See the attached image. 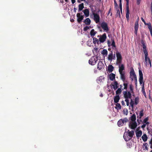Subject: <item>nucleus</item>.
Instances as JSON below:
<instances>
[{"label": "nucleus", "instance_id": "nucleus-1", "mask_svg": "<svg viewBox=\"0 0 152 152\" xmlns=\"http://www.w3.org/2000/svg\"><path fill=\"white\" fill-rule=\"evenodd\" d=\"M97 56H94L91 57L88 61L89 63L92 65H95L98 59Z\"/></svg>", "mask_w": 152, "mask_h": 152}, {"label": "nucleus", "instance_id": "nucleus-2", "mask_svg": "<svg viewBox=\"0 0 152 152\" xmlns=\"http://www.w3.org/2000/svg\"><path fill=\"white\" fill-rule=\"evenodd\" d=\"M116 56L117 57L116 64H117L120 65L121 63L122 58L121 54L117 51L116 52Z\"/></svg>", "mask_w": 152, "mask_h": 152}, {"label": "nucleus", "instance_id": "nucleus-3", "mask_svg": "<svg viewBox=\"0 0 152 152\" xmlns=\"http://www.w3.org/2000/svg\"><path fill=\"white\" fill-rule=\"evenodd\" d=\"M124 98L126 99H131L132 98L131 93L127 90L123 92Z\"/></svg>", "mask_w": 152, "mask_h": 152}, {"label": "nucleus", "instance_id": "nucleus-4", "mask_svg": "<svg viewBox=\"0 0 152 152\" xmlns=\"http://www.w3.org/2000/svg\"><path fill=\"white\" fill-rule=\"evenodd\" d=\"M107 60L111 62L113 60H115V54H113V51H111L110 53L108 56Z\"/></svg>", "mask_w": 152, "mask_h": 152}, {"label": "nucleus", "instance_id": "nucleus-5", "mask_svg": "<svg viewBox=\"0 0 152 152\" xmlns=\"http://www.w3.org/2000/svg\"><path fill=\"white\" fill-rule=\"evenodd\" d=\"M101 26L102 28L106 32H107L109 31V29L108 28L107 24L106 22H102L101 23Z\"/></svg>", "mask_w": 152, "mask_h": 152}, {"label": "nucleus", "instance_id": "nucleus-6", "mask_svg": "<svg viewBox=\"0 0 152 152\" xmlns=\"http://www.w3.org/2000/svg\"><path fill=\"white\" fill-rule=\"evenodd\" d=\"M130 74V77L132 79V80H133V79H134L135 81L137 82V77L133 69L131 70Z\"/></svg>", "mask_w": 152, "mask_h": 152}, {"label": "nucleus", "instance_id": "nucleus-7", "mask_svg": "<svg viewBox=\"0 0 152 152\" xmlns=\"http://www.w3.org/2000/svg\"><path fill=\"white\" fill-rule=\"evenodd\" d=\"M76 16L77 21L79 23H80L84 18V15H81L80 13H78L77 14Z\"/></svg>", "mask_w": 152, "mask_h": 152}, {"label": "nucleus", "instance_id": "nucleus-8", "mask_svg": "<svg viewBox=\"0 0 152 152\" xmlns=\"http://www.w3.org/2000/svg\"><path fill=\"white\" fill-rule=\"evenodd\" d=\"M145 65L146 66L149 65V64H150V67H151V60L148 57H145Z\"/></svg>", "mask_w": 152, "mask_h": 152}, {"label": "nucleus", "instance_id": "nucleus-9", "mask_svg": "<svg viewBox=\"0 0 152 152\" xmlns=\"http://www.w3.org/2000/svg\"><path fill=\"white\" fill-rule=\"evenodd\" d=\"M107 38L106 34L104 33L103 35H101L99 39V41L101 43H103L106 40Z\"/></svg>", "mask_w": 152, "mask_h": 152}, {"label": "nucleus", "instance_id": "nucleus-10", "mask_svg": "<svg viewBox=\"0 0 152 152\" xmlns=\"http://www.w3.org/2000/svg\"><path fill=\"white\" fill-rule=\"evenodd\" d=\"M94 17V20L96 23H98L100 20V17L99 15L96 13H93Z\"/></svg>", "mask_w": 152, "mask_h": 152}, {"label": "nucleus", "instance_id": "nucleus-11", "mask_svg": "<svg viewBox=\"0 0 152 152\" xmlns=\"http://www.w3.org/2000/svg\"><path fill=\"white\" fill-rule=\"evenodd\" d=\"M104 65L102 61H99L97 67V69L98 70H101L102 69L104 68Z\"/></svg>", "mask_w": 152, "mask_h": 152}, {"label": "nucleus", "instance_id": "nucleus-12", "mask_svg": "<svg viewBox=\"0 0 152 152\" xmlns=\"http://www.w3.org/2000/svg\"><path fill=\"white\" fill-rule=\"evenodd\" d=\"M139 82L140 84H141L143 82V74L142 71L141 70H139Z\"/></svg>", "mask_w": 152, "mask_h": 152}, {"label": "nucleus", "instance_id": "nucleus-13", "mask_svg": "<svg viewBox=\"0 0 152 152\" xmlns=\"http://www.w3.org/2000/svg\"><path fill=\"white\" fill-rule=\"evenodd\" d=\"M120 78L122 80L123 82H125L126 80V75H125V72H123L120 73Z\"/></svg>", "mask_w": 152, "mask_h": 152}, {"label": "nucleus", "instance_id": "nucleus-14", "mask_svg": "<svg viewBox=\"0 0 152 152\" xmlns=\"http://www.w3.org/2000/svg\"><path fill=\"white\" fill-rule=\"evenodd\" d=\"M137 123L136 121L132 123H130L129 125V126L132 129H135L137 126Z\"/></svg>", "mask_w": 152, "mask_h": 152}, {"label": "nucleus", "instance_id": "nucleus-15", "mask_svg": "<svg viewBox=\"0 0 152 152\" xmlns=\"http://www.w3.org/2000/svg\"><path fill=\"white\" fill-rule=\"evenodd\" d=\"M86 17H88L89 15V11L88 9H86L83 11Z\"/></svg>", "mask_w": 152, "mask_h": 152}, {"label": "nucleus", "instance_id": "nucleus-16", "mask_svg": "<svg viewBox=\"0 0 152 152\" xmlns=\"http://www.w3.org/2000/svg\"><path fill=\"white\" fill-rule=\"evenodd\" d=\"M118 83L115 80L113 84L112 85L113 86V88L114 90H116L118 88Z\"/></svg>", "mask_w": 152, "mask_h": 152}, {"label": "nucleus", "instance_id": "nucleus-17", "mask_svg": "<svg viewBox=\"0 0 152 152\" xmlns=\"http://www.w3.org/2000/svg\"><path fill=\"white\" fill-rule=\"evenodd\" d=\"M120 99V97L119 96V95H116L115 96L114 98V101L115 103H118L119 99Z\"/></svg>", "mask_w": 152, "mask_h": 152}, {"label": "nucleus", "instance_id": "nucleus-18", "mask_svg": "<svg viewBox=\"0 0 152 152\" xmlns=\"http://www.w3.org/2000/svg\"><path fill=\"white\" fill-rule=\"evenodd\" d=\"M126 17L128 19L129 18V6L126 7Z\"/></svg>", "mask_w": 152, "mask_h": 152}, {"label": "nucleus", "instance_id": "nucleus-19", "mask_svg": "<svg viewBox=\"0 0 152 152\" xmlns=\"http://www.w3.org/2000/svg\"><path fill=\"white\" fill-rule=\"evenodd\" d=\"M128 136H129V138L130 139L133 137L134 134V131L132 130L131 131H129L127 132Z\"/></svg>", "mask_w": 152, "mask_h": 152}, {"label": "nucleus", "instance_id": "nucleus-20", "mask_svg": "<svg viewBox=\"0 0 152 152\" xmlns=\"http://www.w3.org/2000/svg\"><path fill=\"white\" fill-rule=\"evenodd\" d=\"M83 22L86 25H90L91 23V21L89 18H87L84 20Z\"/></svg>", "mask_w": 152, "mask_h": 152}, {"label": "nucleus", "instance_id": "nucleus-21", "mask_svg": "<svg viewBox=\"0 0 152 152\" xmlns=\"http://www.w3.org/2000/svg\"><path fill=\"white\" fill-rule=\"evenodd\" d=\"M124 69V67L123 64H122L120 66H119V73L124 72L123 71Z\"/></svg>", "mask_w": 152, "mask_h": 152}, {"label": "nucleus", "instance_id": "nucleus-22", "mask_svg": "<svg viewBox=\"0 0 152 152\" xmlns=\"http://www.w3.org/2000/svg\"><path fill=\"white\" fill-rule=\"evenodd\" d=\"M115 75L113 73H111L109 75V78L110 80L113 81L115 78Z\"/></svg>", "mask_w": 152, "mask_h": 152}, {"label": "nucleus", "instance_id": "nucleus-23", "mask_svg": "<svg viewBox=\"0 0 152 152\" xmlns=\"http://www.w3.org/2000/svg\"><path fill=\"white\" fill-rule=\"evenodd\" d=\"M123 85L124 86V88L123 89H122V90H124V89L126 90H127L128 85V82L127 80H126L125 82H124Z\"/></svg>", "mask_w": 152, "mask_h": 152}, {"label": "nucleus", "instance_id": "nucleus-24", "mask_svg": "<svg viewBox=\"0 0 152 152\" xmlns=\"http://www.w3.org/2000/svg\"><path fill=\"white\" fill-rule=\"evenodd\" d=\"M114 69V67L111 65H109L108 66V70L110 73Z\"/></svg>", "mask_w": 152, "mask_h": 152}, {"label": "nucleus", "instance_id": "nucleus-25", "mask_svg": "<svg viewBox=\"0 0 152 152\" xmlns=\"http://www.w3.org/2000/svg\"><path fill=\"white\" fill-rule=\"evenodd\" d=\"M101 53L104 56H107V55L108 52L106 49H104L101 52Z\"/></svg>", "mask_w": 152, "mask_h": 152}, {"label": "nucleus", "instance_id": "nucleus-26", "mask_svg": "<svg viewBox=\"0 0 152 152\" xmlns=\"http://www.w3.org/2000/svg\"><path fill=\"white\" fill-rule=\"evenodd\" d=\"M84 8V4L83 3H82L79 5L78 9L79 11H81Z\"/></svg>", "mask_w": 152, "mask_h": 152}, {"label": "nucleus", "instance_id": "nucleus-27", "mask_svg": "<svg viewBox=\"0 0 152 152\" xmlns=\"http://www.w3.org/2000/svg\"><path fill=\"white\" fill-rule=\"evenodd\" d=\"M96 33V31H95L94 29H92L90 32V34L92 37L94 36Z\"/></svg>", "mask_w": 152, "mask_h": 152}, {"label": "nucleus", "instance_id": "nucleus-28", "mask_svg": "<svg viewBox=\"0 0 152 152\" xmlns=\"http://www.w3.org/2000/svg\"><path fill=\"white\" fill-rule=\"evenodd\" d=\"M131 121L132 122L135 121L136 120V116L135 114H133L131 117H130Z\"/></svg>", "mask_w": 152, "mask_h": 152}, {"label": "nucleus", "instance_id": "nucleus-29", "mask_svg": "<svg viewBox=\"0 0 152 152\" xmlns=\"http://www.w3.org/2000/svg\"><path fill=\"white\" fill-rule=\"evenodd\" d=\"M123 121H122V119L119 120L117 123L118 126H122L124 124H123Z\"/></svg>", "mask_w": 152, "mask_h": 152}, {"label": "nucleus", "instance_id": "nucleus-30", "mask_svg": "<svg viewBox=\"0 0 152 152\" xmlns=\"http://www.w3.org/2000/svg\"><path fill=\"white\" fill-rule=\"evenodd\" d=\"M142 138L144 142H146L148 139V137L146 134H144L142 137Z\"/></svg>", "mask_w": 152, "mask_h": 152}, {"label": "nucleus", "instance_id": "nucleus-31", "mask_svg": "<svg viewBox=\"0 0 152 152\" xmlns=\"http://www.w3.org/2000/svg\"><path fill=\"white\" fill-rule=\"evenodd\" d=\"M93 43L94 44H96L97 43L99 44V41L98 39L95 37H93Z\"/></svg>", "mask_w": 152, "mask_h": 152}, {"label": "nucleus", "instance_id": "nucleus-32", "mask_svg": "<svg viewBox=\"0 0 152 152\" xmlns=\"http://www.w3.org/2000/svg\"><path fill=\"white\" fill-rule=\"evenodd\" d=\"M124 138L126 141H128L130 140L131 139L127 135H126L125 134L124 135Z\"/></svg>", "mask_w": 152, "mask_h": 152}, {"label": "nucleus", "instance_id": "nucleus-33", "mask_svg": "<svg viewBox=\"0 0 152 152\" xmlns=\"http://www.w3.org/2000/svg\"><path fill=\"white\" fill-rule=\"evenodd\" d=\"M122 90L121 88H118L116 91V95H119L122 92Z\"/></svg>", "mask_w": 152, "mask_h": 152}, {"label": "nucleus", "instance_id": "nucleus-34", "mask_svg": "<svg viewBox=\"0 0 152 152\" xmlns=\"http://www.w3.org/2000/svg\"><path fill=\"white\" fill-rule=\"evenodd\" d=\"M144 115L143 113V110L142 109L140 112L139 113V118L140 119H141L142 117Z\"/></svg>", "mask_w": 152, "mask_h": 152}, {"label": "nucleus", "instance_id": "nucleus-35", "mask_svg": "<svg viewBox=\"0 0 152 152\" xmlns=\"http://www.w3.org/2000/svg\"><path fill=\"white\" fill-rule=\"evenodd\" d=\"M133 86L132 84H131L129 85V88L130 89V91L133 94L134 93L133 91Z\"/></svg>", "mask_w": 152, "mask_h": 152}, {"label": "nucleus", "instance_id": "nucleus-36", "mask_svg": "<svg viewBox=\"0 0 152 152\" xmlns=\"http://www.w3.org/2000/svg\"><path fill=\"white\" fill-rule=\"evenodd\" d=\"M142 134V131L141 130L139 131L136 133V136L137 137H140L141 136Z\"/></svg>", "mask_w": 152, "mask_h": 152}, {"label": "nucleus", "instance_id": "nucleus-37", "mask_svg": "<svg viewBox=\"0 0 152 152\" xmlns=\"http://www.w3.org/2000/svg\"><path fill=\"white\" fill-rule=\"evenodd\" d=\"M116 103L117 104H116V106L115 107V108L117 110L121 109V106L120 104L118 103Z\"/></svg>", "mask_w": 152, "mask_h": 152}, {"label": "nucleus", "instance_id": "nucleus-38", "mask_svg": "<svg viewBox=\"0 0 152 152\" xmlns=\"http://www.w3.org/2000/svg\"><path fill=\"white\" fill-rule=\"evenodd\" d=\"M142 91L145 96H146V94L145 91V90L144 88V84H143L142 86Z\"/></svg>", "mask_w": 152, "mask_h": 152}, {"label": "nucleus", "instance_id": "nucleus-39", "mask_svg": "<svg viewBox=\"0 0 152 152\" xmlns=\"http://www.w3.org/2000/svg\"><path fill=\"white\" fill-rule=\"evenodd\" d=\"M138 26H134V32L137 35V31L138 29Z\"/></svg>", "mask_w": 152, "mask_h": 152}, {"label": "nucleus", "instance_id": "nucleus-40", "mask_svg": "<svg viewBox=\"0 0 152 152\" xmlns=\"http://www.w3.org/2000/svg\"><path fill=\"white\" fill-rule=\"evenodd\" d=\"M112 43L111 45L113 47L116 48V46L115 45V43L114 39H111Z\"/></svg>", "mask_w": 152, "mask_h": 152}, {"label": "nucleus", "instance_id": "nucleus-41", "mask_svg": "<svg viewBox=\"0 0 152 152\" xmlns=\"http://www.w3.org/2000/svg\"><path fill=\"white\" fill-rule=\"evenodd\" d=\"M143 50L145 54V57H148V54L147 50L145 49Z\"/></svg>", "mask_w": 152, "mask_h": 152}, {"label": "nucleus", "instance_id": "nucleus-42", "mask_svg": "<svg viewBox=\"0 0 152 152\" xmlns=\"http://www.w3.org/2000/svg\"><path fill=\"white\" fill-rule=\"evenodd\" d=\"M131 101L130 102V105L132 108H133L134 107V101L132 100V99H131Z\"/></svg>", "mask_w": 152, "mask_h": 152}, {"label": "nucleus", "instance_id": "nucleus-43", "mask_svg": "<svg viewBox=\"0 0 152 152\" xmlns=\"http://www.w3.org/2000/svg\"><path fill=\"white\" fill-rule=\"evenodd\" d=\"M139 101V99L138 97H136L135 99V104L136 105L137 104Z\"/></svg>", "mask_w": 152, "mask_h": 152}, {"label": "nucleus", "instance_id": "nucleus-44", "mask_svg": "<svg viewBox=\"0 0 152 152\" xmlns=\"http://www.w3.org/2000/svg\"><path fill=\"white\" fill-rule=\"evenodd\" d=\"M141 43L142 45V48H143V50L146 49V46L145 45V44L144 42L143 41H142L141 42Z\"/></svg>", "mask_w": 152, "mask_h": 152}, {"label": "nucleus", "instance_id": "nucleus-45", "mask_svg": "<svg viewBox=\"0 0 152 152\" xmlns=\"http://www.w3.org/2000/svg\"><path fill=\"white\" fill-rule=\"evenodd\" d=\"M104 79V77L102 76H100L99 78H98V79H97V80L99 81V82H101L102 80H103Z\"/></svg>", "mask_w": 152, "mask_h": 152}, {"label": "nucleus", "instance_id": "nucleus-46", "mask_svg": "<svg viewBox=\"0 0 152 152\" xmlns=\"http://www.w3.org/2000/svg\"><path fill=\"white\" fill-rule=\"evenodd\" d=\"M122 121H123V124H124V123H126L128 121V119L127 118H125L123 119H122Z\"/></svg>", "mask_w": 152, "mask_h": 152}, {"label": "nucleus", "instance_id": "nucleus-47", "mask_svg": "<svg viewBox=\"0 0 152 152\" xmlns=\"http://www.w3.org/2000/svg\"><path fill=\"white\" fill-rule=\"evenodd\" d=\"M143 145L145 147V149L146 150H148V144L147 143H144L143 144Z\"/></svg>", "mask_w": 152, "mask_h": 152}, {"label": "nucleus", "instance_id": "nucleus-48", "mask_svg": "<svg viewBox=\"0 0 152 152\" xmlns=\"http://www.w3.org/2000/svg\"><path fill=\"white\" fill-rule=\"evenodd\" d=\"M148 119H149V118H148V117L145 118L144 119V120L143 121V123H146V122H147L148 121Z\"/></svg>", "mask_w": 152, "mask_h": 152}, {"label": "nucleus", "instance_id": "nucleus-49", "mask_svg": "<svg viewBox=\"0 0 152 152\" xmlns=\"http://www.w3.org/2000/svg\"><path fill=\"white\" fill-rule=\"evenodd\" d=\"M116 15L118 16H120V12L119 9L117 10V13Z\"/></svg>", "mask_w": 152, "mask_h": 152}, {"label": "nucleus", "instance_id": "nucleus-50", "mask_svg": "<svg viewBox=\"0 0 152 152\" xmlns=\"http://www.w3.org/2000/svg\"><path fill=\"white\" fill-rule=\"evenodd\" d=\"M114 5H115V8H116L117 9V7H118V5L116 3V1L115 0H114Z\"/></svg>", "mask_w": 152, "mask_h": 152}, {"label": "nucleus", "instance_id": "nucleus-51", "mask_svg": "<svg viewBox=\"0 0 152 152\" xmlns=\"http://www.w3.org/2000/svg\"><path fill=\"white\" fill-rule=\"evenodd\" d=\"M98 48H94V51H93V53L94 54V52H96V53H97V52Z\"/></svg>", "mask_w": 152, "mask_h": 152}, {"label": "nucleus", "instance_id": "nucleus-52", "mask_svg": "<svg viewBox=\"0 0 152 152\" xmlns=\"http://www.w3.org/2000/svg\"><path fill=\"white\" fill-rule=\"evenodd\" d=\"M89 28L88 26H86L83 28V30L85 31H87Z\"/></svg>", "mask_w": 152, "mask_h": 152}, {"label": "nucleus", "instance_id": "nucleus-53", "mask_svg": "<svg viewBox=\"0 0 152 152\" xmlns=\"http://www.w3.org/2000/svg\"><path fill=\"white\" fill-rule=\"evenodd\" d=\"M148 29H150L152 28L151 24L150 23H148Z\"/></svg>", "mask_w": 152, "mask_h": 152}, {"label": "nucleus", "instance_id": "nucleus-54", "mask_svg": "<svg viewBox=\"0 0 152 152\" xmlns=\"http://www.w3.org/2000/svg\"><path fill=\"white\" fill-rule=\"evenodd\" d=\"M126 103V105L127 106H129V100L128 99H126L125 101Z\"/></svg>", "mask_w": 152, "mask_h": 152}, {"label": "nucleus", "instance_id": "nucleus-55", "mask_svg": "<svg viewBox=\"0 0 152 152\" xmlns=\"http://www.w3.org/2000/svg\"><path fill=\"white\" fill-rule=\"evenodd\" d=\"M126 1V7H128L129 4V0H125Z\"/></svg>", "mask_w": 152, "mask_h": 152}, {"label": "nucleus", "instance_id": "nucleus-56", "mask_svg": "<svg viewBox=\"0 0 152 152\" xmlns=\"http://www.w3.org/2000/svg\"><path fill=\"white\" fill-rule=\"evenodd\" d=\"M137 0V4L138 5H139L140 4V2L141 1V0Z\"/></svg>", "mask_w": 152, "mask_h": 152}, {"label": "nucleus", "instance_id": "nucleus-57", "mask_svg": "<svg viewBox=\"0 0 152 152\" xmlns=\"http://www.w3.org/2000/svg\"><path fill=\"white\" fill-rule=\"evenodd\" d=\"M137 122L138 123V124H140L141 122H142V120H141V119H140V120H139V119H137Z\"/></svg>", "mask_w": 152, "mask_h": 152}, {"label": "nucleus", "instance_id": "nucleus-58", "mask_svg": "<svg viewBox=\"0 0 152 152\" xmlns=\"http://www.w3.org/2000/svg\"><path fill=\"white\" fill-rule=\"evenodd\" d=\"M119 7H120L121 11L122 12V4H119Z\"/></svg>", "mask_w": 152, "mask_h": 152}, {"label": "nucleus", "instance_id": "nucleus-59", "mask_svg": "<svg viewBox=\"0 0 152 152\" xmlns=\"http://www.w3.org/2000/svg\"><path fill=\"white\" fill-rule=\"evenodd\" d=\"M107 43L108 46H110V40H108L107 41Z\"/></svg>", "mask_w": 152, "mask_h": 152}, {"label": "nucleus", "instance_id": "nucleus-60", "mask_svg": "<svg viewBox=\"0 0 152 152\" xmlns=\"http://www.w3.org/2000/svg\"><path fill=\"white\" fill-rule=\"evenodd\" d=\"M146 126V124H143L142 126L141 127L142 128H144Z\"/></svg>", "mask_w": 152, "mask_h": 152}, {"label": "nucleus", "instance_id": "nucleus-61", "mask_svg": "<svg viewBox=\"0 0 152 152\" xmlns=\"http://www.w3.org/2000/svg\"><path fill=\"white\" fill-rule=\"evenodd\" d=\"M151 15H152V1L151 5Z\"/></svg>", "mask_w": 152, "mask_h": 152}, {"label": "nucleus", "instance_id": "nucleus-62", "mask_svg": "<svg viewBox=\"0 0 152 152\" xmlns=\"http://www.w3.org/2000/svg\"><path fill=\"white\" fill-rule=\"evenodd\" d=\"M134 26H138V21H136Z\"/></svg>", "mask_w": 152, "mask_h": 152}, {"label": "nucleus", "instance_id": "nucleus-63", "mask_svg": "<svg viewBox=\"0 0 152 152\" xmlns=\"http://www.w3.org/2000/svg\"><path fill=\"white\" fill-rule=\"evenodd\" d=\"M75 2V0H72V2L73 4Z\"/></svg>", "mask_w": 152, "mask_h": 152}, {"label": "nucleus", "instance_id": "nucleus-64", "mask_svg": "<svg viewBox=\"0 0 152 152\" xmlns=\"http://www.w3.org/2000/svg\"><path fill=\"white\" fill-rule=\"evenodd\" d=\"M145 123V124H146V125L147 126H148V125L149 124V123L148 121H147V122H146Z\"/></svg>", "mask_w": 152, "mask_h": 152}]
</instances>
